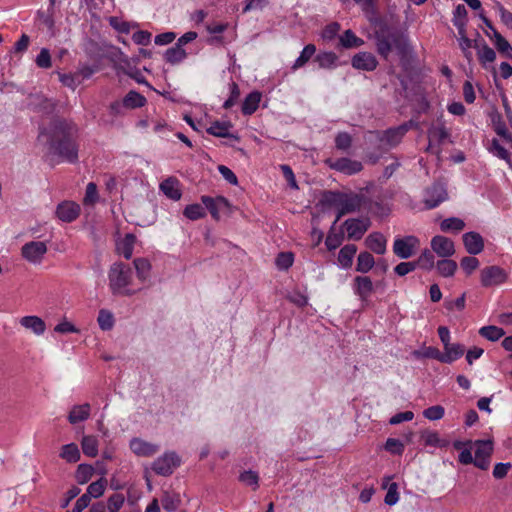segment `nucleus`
I'll return each instance as SVG.
<instances>
[{
  "label": "nucleus",
  "mask_w": 512,
  "mask_h": 512,
  "mask_svg": "<svg viewBox=\"0 0 512 512\" xmlns=\"http://www.w3.org/2000/svg\"><path fill=\"white\" fill-rule=\"evenodd\" d=\"M415 356L435 359L442 363V352L436 347H425L422 351L415 352Z\"/></svg>",
  "instance_id": "680f3d73"
},
{
  "label": "nucleus",
  "mask_w": 512,
  "mask_h": 512,
  "mask_svg": "<svg viewBox=\"0 0 512 512\" xmlns=\"http://www.w3.org/2000/svg\"><path fill=\"white\" fill-rule=\"evenodd\" d=\"M431 249L437 256L449 258L455 253L454 242L442 235H436L431 239Z\"/></svg>",
  "instance_id": "ddd939ff"
},
{
  "label": "nucleus",
  "mask_w": 512,
  "mask_h": 512,
  "mask_svg": "<svg viewBox=\"0 0 512 512\" xmlns=\"http://www.w3.org/2000/svg\"><path fill=\"white\" fill-rule=\"evenodd\" d=\"M19 324L25 330L30 331L35 336H42L46 331L45 321L36 315H27L19 319Z\"/></svg>",
  "instance_id": "a211bd4d"
},
{
  "label": "nucleus",
  "mask_w": 512,
  "mask_h": 512,
  "mask_svg": "<svg viewBox=\"0 0 512 512\" xmlns=\"http://www.w3.org/2000/svg\"><path fill=\"white\" fill-rule=\"evenodd\" d=\"M494 45L500 53L512 57L511 45L498 31H494Z\"/></svg>",
  "instance_id": "09e8293b"
},
{
  "label": "nucleus",
  "mask_w": 512,
  "mask_h": 512,
  "mask_svg": "<svg viewBox=\"0 0 512 512\" xmlns=\"http://www.w3.org/2000/svg\"><path fill=\"white\" fill-rule=\"evenodd\" d=\"M47 245L42 241H30L22 246V257L32 264H40L47 253Z\"/></svg>",
  "instance_id": "6e6552de"
},
{
  "label": "nucleus",
  "mask_w": 512,
  "mask_h": 512,
  "mask_svg": "<svg viewBox=\"0 0 512 512\" xmlns=\"http://www.w3.org/2000/svg\"><path fill=\"white\" fill-rule=\"evenodd\" d=\"M377 64L375 56L369 52H360L352 58V66L359 70L373 71Z\"/></svg>",
  "instance_id": "412c9836"
},
{
  "label": "nucleus",
  "mask_w": 512,
  "mask_h": 512,
  "mask_svg": "<svg viewBox=\"0 0 512 512\" xmlns=\"http://www.w3.org/2000/svg\"><path fill=\"white\" fill-rule=\"evenodd\" d=\"M227 28H228L227 23H215V24L208 25L207 31L210 34L215 35L210 39V42L211 43H221L222 36H219V35L222 34Z\"/></svg>",
  "instance_id": "5fc2aeb1"
},
{
  "label": "nucleus",
  "mask_w": 512,
  "mask_h": 512,
  "mask_svg": "<svg viewBox=\"0 0 512 512\" xmlns=\"http://www.w3.org/2000/svg\"><path fill=\"white\" fill-rule=\"evenodd\" d=\"M340 44L344 48H354L362 46L364 41L357 37L351 30H346L340 37Z\"/></svg>",
  "instance_id": "a18cd8bd"
},
{
  "label": "nucleus",
  "mask_w": 512,
  "mask_h": 512,
  "mask_svg": "<svg viewBox=\"0 0 512 512\" xmlns=\"http://www.w3.org/2000/svg\"><path fill=\"white\" fill-rule=\"evenodd\" d=\"M479 334L483 338L495 342L505 335V331L500 327L489 325L481 327L479 329Z\"/></svg>",
  "instance_id": "ea45409f"
},
{
  "label": "nucleus",
  "mask_w": 512,
  "mask_h": 512,
  "mask_svg": "<svg viewBox=\"0 0 512 512\" xmlns=\"http://www.w3.org/2000/svg\"><path fill=\"white\" fill-rule=\"evenodd\" d=\"M201 200L202 203L205 205L206 209L209 210L212 217L216 220L219 219L221 211L228 210L230 208L229 201L222 196H218L216 198L202 196Z\"/></svg>",
  "instance_id": "f3484780"
},
{
  "label": "nucleus",
  "mask_w": 512,
  "mask_h": 512,
  "mask_svg": "<svg viewBox=\"0 0 512 512\" xmlns=\"http://www.w3.org/2000/svg\"><path fill=\"white\" fill-rule=\"evenodd\" d=\"M54 332L58 334H71L79 333L80 329L77 328L71 321L63 319L55 325Z\"/></svg>",
  "instance_id": "13d9d810"
},
{
  "label": "nucleus",
  "mask_w": 512,
  "mask_h": 512,
  "mask_svg": "<svg viewBox=\"0 0 512 512\" xmlns=\"http://www.w3.org/2000/svg\"><path fill=\"white\" fill-rule=\"evenodd\" d=\"M344 227L349 239L359 240L370 227L368 218H351L344 222Z\"/></svg>",
  "instance_id": "f8f14e48"
},
{
  "label": "nucleus",
  "mask_w": 512,
  "mask_h": 512,
  "mask_svg": "<svg viewBox=\"0 0 512 512\" xmlns=\"http://www.w3.org/2000/svg\"><path fill=\"white\" fill-rule=\"evenodd\" d=\"M75 133L76 127L72 122L56 119L41 129L38 141L46 147L48 155L74 163L78 159V146L72 139Z\"/></svg>",
  "instance_id": "f257e3e1"
},
{
  "label": "nucleus",
  "mask_w": 512,
  "mask_h": 512,
  "mask_svg": "<svg viewBox=\"0 0 512 512\" xmlns=\"http://www.w3.org/2000/svg\"><path fill=\"white\" fill-rule=\"evenodd\" d=\"M442 363L450 364L464 355V346L459 343H450L443 347Z\"/></svg>",
  "instance_id": "393cba45"
},
{
  "label": "nucleus",
  "mask_w": 512,
  "mask_h": 512,
  "mask_svg": "<svg viewBox=\"0 0 512 512\" xmlns=\"http://www.w3.org/2000/svg\"><path fill=\"white\" fill-rule=\"evenodd\" d=\"M352 290L362 301H366L374 291V284L368 276H356Z\"/></svg>",
  "instance_id": "dca6fc26"
},
{
  "label": "nucleus",
  "mask_w": 512,
  "mask_h": 512,
  "mask_svg": "<svg viewBox=\"0 0 512 512\" xmlns=\"http://www.w3.org/2000/svg\"><path fill=\"white\" fill-rule=\"evenodd\" d=\"M474 465L479 469L486 470L490 465V456L493 452L491 440H477L474 442Z\"/></svg>",
  "instance_id": "1a4fd4ad"
},
{
  "label": "nucleus",
  "mask_w": 512,
  "mask_h": 512,
  "mask_svg": "<svg viewBox=\"0 0 512 512\" xmlns=\"http://www.w3.org/2000/svg\"><path fill=\"white\" fill-rule=\"evenodd\" d=\"M183 214L189 220H198L203 218L206 215V212L202 205L195 203L186 206Z\"/></svg>",
  "instance_id": "8fccbe9b"
},
{
  "label": "nucleus",
  "mask_w": 512,
  "mask_h": 512,
  "mask_svg": "<svg viewBox=\"0 0 512 512\" xmlns=\"http://www.w3.org/2000/svg\"><path fill=\"white\" fill-rule=\"evenodd\" d=\"M374 265V257L369 252H361L357 257L356 271L360 273H367Z\"/></svg>",
  "instance_id": "58836bf2"
},
{
  "label": "nucleus",
  "mask_w": 512,
  "mask_h": 512,
  "mask_svg": "<svg viewBox=\"0 0 512 512\" xmlns=\"http://www.w3.org/2000/svg\"><path fill=\"white\" fill-rule=\"evenodd\" d=\"M109 23L114 29L122 33H129L132 28L138 26L135 22L123 21L117 17H111Z\"/></svg>",
  "instance_id": "6e6d98bb"
},
{
  "label": "nucleus",
  "mask_w": 512,
  "mask_h": 512,
  "mask_svg": "<svg viewBox=\"0 0 512 512\" xmlns=\"http://www.w3.org/2000/svg\"><path fill=\"white\" fill-rule=\"evenodd\" d=\"M444 414L445 410L440 405L431 406L423 411V416L430 421L440 420Z\"/></svg>",
  "instance_id": "e2e57ef3"
},
{
  "label": "nucleus",
  "mask_w": 512,
  "mask_h": 512,
  "mask_svg": "<svg viewBox=\"0 0 512 512\" xmlns=\"http://www.w3.org/2000/svg\"><path fill=\"white\" fill-rule=\"evenodd\" d=\"M385 449L391 454L401 455L404 451V444L398 439L388 438L385 443Z\"/></svg>",
  "instance_id": "69168bd1"
},
{
  "label": "nucleus",
  "mask_w": 512,
  "mask_h": 512,
  "mask_svg": "<svg viewBox=\"0 0 512 512\" xmlns=\"http://www.w3.org/2000/svg\"><path fill=\"white\" fill-rule=\"evenodd\" d=\"M83 453L88 457H96L99 452V440L94 435H85L81 439Z\"/></svg>",
  "instance_id": "c85d7f7f"
},
{
  "label": "nucleus",
  "mask_w": 512,
  "mask_h": 512,
  "mask_svg": "<svg viewBox=\"0 0 512 512\" xmlns=\"http://www.w3.org/2000/svg\"><path fill=\"white\" fill-rule=\"evenodd\" d=\"M448 137V132L444 125L432 126L428 130V139L429 144L427 146V151L429 152H438V150L434 151V142L441 143Z\"/></svg>",
  "instance_id": "a878e982"
},
{
  "label": "nucleus",
  "mask_w": 512,
  "mask_h": 512,
  "mask_svg": "<svg viewBox=\"0 0 512 512\" xmlns=\"http://www.w3.org/2000/svg\"><path fill=\"white\" fill-rule=\"evenodd\" d=\"M408 129H409V126L407 124L401 125L396 128L388 129L387 131L384 132V134L381 138V142L385 146H389V147L395 146L401 141V139L403 138L405 133L408 131Z\"/></svg>",
  "instance_id": "4be33fe9"
},
{
  "label": "nucleus",
  "mask_w": 512,
  "mask_h": 512,
  "mask_svg": "<svg viewBox=\"0 0 512 512\" xmlns=\"http://www.w3.org/2000/svg\"><path fill=\"white\" fill-rule=\"evenodd\" d=\"M262 95L258 91H253L246 96L242 104V112L245 115L253 114L259 107Z\"/></svg>",
  "instance_id": "473e14b6"
},
{
  "label": "nucleus",
  "mask_w": 512,
  "mask_h": 512,
  "mask_svg": "<svg viewBox=\"0 0 512 512\" xmlns=\"http://www.w3.org/2000/svg\"><path fill=\"white\" fill-rule=\"evenodd\" d=\"M462 241L465 250L470 255H478L484 250V239L478 232L470 231L464 233Z\"/></svg>",
  "instance_id": "2eb2a0df"
},
{
  "label": "nucleus",
  "mask_w": 512,
  "mask_h": 512,
  "mask_svg": "<svg viewBox=\"0 0 512 512\" xmlns=\"http://www.w3.org/2000/svg\"><path fill=\"white\" fill-rule=\"evenodd\" d=\"M231 124L229 122L216 121L211 124L207 132L216 137H229Z\"/></svg>",
  "instance_id": "c03bdc74"
},
{
  "label": "nucleus",
  "mask_w": 512,
  "mask_h": 512,
  "mask_svg": "<svg viewBox=\"0 0 512 512\" xmlns=\"http://www.w3.org/2000/svg\"><path fill=\"white\" fill-rule=\"evenodd\" d=\"M365 210L373 215L385 217L390 212V206L388 203L384 202L383 199L378 197L375 200L366 199Z\"/></svg>",
  "instance_id": "cd10ccee"
},
{
  "label": "nucleus",
  "mask_w": 512,
  "mask_h": 512,
  "mask_svg": "<svg viewBox=\"0 0 512 512\" xmlns=\"http://www.w3.org/2000/svg\"><path fill=\"white\" fill-rule=\"evenodd\" d=\"M448 194L443 184L435 183L424 193V204L426 208L433 209L447 200Z\"/></svg>",
  "instance_id": "9b49d317"
},
{
  "label": "nucleus",
  "mask_w": 512,
  "mask_h": 512,
  "mask_svg": "<svg viewBox=\"0 0 512 512\" xmlns=\"http://www.w3.org/2000/svg\"><path fill=\"white\" fill-rule=\"evenodd\" d=\"M508 279V273L497 265H491L480 271V282L483 287H494L504 284Z\"/></svg>",
  "instance_id": "423d86ee"
},
{
  "label": "nucleus",
  "mask_w": 512,
  "mask_h": 512,
  "mask_svg": "<svg viewBox=\"0 0 512 512\" xmlns=\"http://www.w3.org/2000/svg\"><path fill=\"white\" fill-rule=\"evenodd\" d=\"M94 468L89 464H80L75 472V479L79 484L87 483L93 476Z\"/></svg>",
  "instance_id": "49530a36"
},
{
  "label": "nucleus",
  "mask_w": 512,
  "mask_h": 512,
  "mask_svg": "<svg viewBox=\"0 0 512 512\" xmlns=\"http://www.w3.org/2000/svg\"><path fill=\"white\" fill-rule=\"evenodd\" d=\"M365 245L372 252L383 255L387 250V239L382 233L373 232L366 237Z\"/></svg>",
  "instance_id": "aec40b11"
},
{
  "label": "nucleus",
  "mask_w": 512,
  "mask_h": 512,
  "mask_svg": "<svg viewBox=\"0 0 512 512\" xmlns=\"http://www.w3.org/2000/svg\"><path fill=\"white\" fill-rule=\"evenodd\" d=\"M342 242L343 235L341 233L329 232L325 240V245L328 250L332 251L338 248Z\"/></svg>",
  "instance_id": "0e129e2a"
},
{
  "label": "nucleus",
  "mask_w": 512,
  "mask_h": 512,
  "mask_svg": "<svg viewBox=\"0 0 512 512\" xmlns=\"http://www.w3.org/2000/svg\"><path fill=\"white\" fill-rule=\"evenodd\" d=\"M452 21L454 26L457 28L459 35H463L467 24V10L464 5L459 4L455 7Z\"/></svg>",
  "instance_id": "2f4dec72"
},
{
  "label": "nucleus",
  "mask_w": 512,
  "mask_h": 512,
  "mask_svg": "<svg viewBox=\"0 0 512 512\" xmlns=\"http://www.w3.org/2000/svg\"><path fill=\"white\" fill-rule=\"evenodd\" d=\"M107 481L105 478H100L99 480L92 482L86 491V495L90 496V499L92 498H99L101 497L106 489Z\"/></svg>",
  "instance_id": "de8ad7c7"
},
{
  "label": "nucleus",
  "mask_w": 512,
  "mask_h": 512,
  "mask_svg": "<svg viewBox=\"0 0 512 512\" xmlns=\"http://www.w3.org/2000/svg\"><path fill=\"white\" fill-rule=\"evenodd\" d=\"M337 206L341 214L365 210L366 197L363 193H344L337 199Z\"/></svg>",
  "instance_id": "39448f33"
},
{
  "label": "nucleus",
  "mask_w": 512,
  "mask_h": 512,
  "mask_svg": "<svg viewBox=\"0 0 512 512\" xmlns=\"http://www.w3.org/2000/svg\"><path fill=\"white\" fill-rule=\"evenodd\" d=\"M457 263L454 260L444 258L436 263L438 273L443 277H452L457 270Z\"/></svg>",
  "instance_id": "e433bc0d"
},
{
  "label": "nucleus",
  "mask_w": 512,
  "mask_h": 512,
  "mask_svg": "<svg viewBox=\"0 0 512 512\" xmlns=\"http://www.w3.org/2000/svg\"><path fill=\"white\" fill-rule=\"evenodd\" d=\"M315 61L323 69H332L337 66V56L333 52H321L317 54Z\"/></svg>",
  "instance_id": "a19ab883"
},
{
  "label": "nucleus",
  "mask_w": 512,
  "mask_h": 512,
  "mask_svg": "<svg viewBox=\"0 0 512 512\" xmlns=\"http://www.w3.org/2000/svg\"><path fill=\"white\" fill-rule=\"evenodd\" d=\"M294 255L291 252H282L276 258V266L280 270H287L293 265Z\"/></svg>",
  "instance_id": "bf43d9fd"
},
{
  "label": "nucleus",
  "mask_w": 512,
  "mask_h": 512,
  "mask_svg": "<svg viewBox=\"0 0 512 512\" xmlns=\"http://www.w3.org/2000/svg\"><path fill=\"white\" fill-rule=\"evenodd\" d=\"M326 164L333 170L341 172L345 175H353L360 172L363 168L362 163L347 157L336 160L328 159Z\"/></svg>",
  "instance_id": "9d476101"
},
{
  "label": "nucleus",
  "mask_w": 512,
  "mask_h": 512,
  "mask_svg": "<svg viewBox=\"0 0 512 512\" xmlns=\"http://www.w3.org/2000/svg\"><path fill=\"white\" fill-rule=\"evenodd\" d=\"M133 264L136 270L138 280L142 283L146 282L150 277L152 269L149 260L146 258H136L134 259Z\"/></svg>",
  "instance_id": "7c9ffc66"
},
{
  "label": "nucleus",
  "mask_w": 512,
  "mask_h": 512,
  "mask_svg": "<svg viewBox=\"0 0 512 512\" xmlns=\"http://www.w3.org/2000/svg\"><path fill=\"white\" fill-rule=\"evenodd\" d=\"M239 480L244 485L250 486L254 490H256L259 486V475L257 472L252 470L243 471L239 475Z\"/></svg>",
  "instance_id": "864d4df0"
},
{
  "label": "nucleus",
  "mask_w": 512,
  "mask_h": 512,
  "mask_svg": "<svg viewBox=\"0 0 512 512\" xmlns=\"http://www.w3.org/2000/svg\"><path fill=\"white\" fill-rule=\"evenodd\" d=\"M161 502L165 510L172 512L178 508L180 499L179 496L176 494L165 493L162 497Z\"/></svg>",
  "instance_id": "052dcab7"
},
{
  "label": "nucleus",
  "mask_w": 512,
  "mask_h": 512,
  "mask_svg": "<svg viewBox=\"0 0 512 512\" xmlns=\"http://www.w3.org/2000/svg\"><path fill=\"white\" fill-rule=\"evenodd\" d=\"M419 243V239L412 235L396 238L393 243V252L401 259H408L415 254Z\"/></svg>",
  "instance_id": "0eeeda50"
},
{
  "label": "nucleus",
  "mask_w": 512,
  "mask_h": 512,
  "mask_svg": "<svg viewBox=\"0 0 512 512\" xmlns=\"http://www.w3.org/2000/svg\"><path fill=\"white\" fill-rule=\"evenodd\" d=\"M422 438L424 440L425 445L432 447H441L444 446V443L439 438L438 433L432 431H426L422 433Z\"/></svg>",
  "instance_id": "338daca9"
},
{
  "label": "nucleus",
  "mask_w": 512,
  "mask_h": 512,
  "mask_svg": "<svg viewBox=\"0 0 512 512\" xmlns=\"http://www.w3.org/2000/svg\"><path fill=\"white\" fill-rule=\"evenodd\" d=\"M135 244V236L127 234L123 239L117 242L116 248L120 255L126 259H130L133 254Z\"/></svg>",
  "instance_id": "72a5a7b5"
},
{
  "label": "nucleus",
  "mask_w": 512,
  "mask_h": 512,
  "mask_svg": "<svg viewBox=\"0 0 512 512\" xmlns=\"http://www.w3.org/2000/svg\"><path fill=\"white\" fill-rule=\"evenodd\" d=\"M489 152L494 156L507 162L512 169V162L510 160V153L504 148L497 139H493L489 147Z\"/></svg>",
  "instance_id": "37998d69"
},
{
  "label": "nucleus",
  "mask_w": 512,
  "mask_h": 512,
  "mask_svg": "<svg viewBox=\"0 0 512 512\" xmlns=\"http://www.w3.org/2000/svg\"><path fill=\"white\" fill-rule=\"evenodd\" d=\"M181 464V457L175 451H167L159 456L151 466V469L160 476H169Z\"/></svg>",
  "instance_id": "20e7f679"
},
{
  "label": "nucleus",
  "mask_w": 512,
  "mask_h": 512,
  "mask_svg": "<svg viewBox=\"0 0 512 512\" xmlns=\"http://www.w3.org/2000/svg\"><path fill=\"white\" fill-rule=\"evenodd\" d=\"M108 286L115 296H133L142 289L134 284L133 270L122 262H115L110 266Z\"/></svg>",
  "instance_id": "f03ea898"
},
{
  "label": "nucleus",
  "mask_w": 512,
  "mask_h": 512,
  "mask_svg": "<svg viewBox=\"0 0 512 512\" xmlns=\"http://www.w3.org/2000/svg\"><path fill=\"white\" fill-rule=\"evenodd\" d=\"M356 252L357 247L354 244H347L343 246L338 253V266L342 269H349L352 266Z\"/></svg>",
  "instance_id": "5701e85b"
},
{
  "label": "nucleus",
  "mask_w": 512,
  "mask_h": 512,
  "mask_svg": "<svg viewBox=\"0 0 512 512\" xmlns=\"http://www.w3.org/2000/svg\"><path fill=\"white\" fill-rule=\"evenodd\" d=\"M188 54L184 48L175 44L173 47L167 49L164 53V59L167 63L176 65L181 63L187 58Z\"/></svg>",
  "instance_id": "c756f323"
},
{
  "label": "nucleus",
  "mask_w": 512,
  "mask_h": 512,
  "mask_svg": "<svg viewBox=\"0 0 512 512\" xmlns=\"http://www.w3.org/2000/svg\"><path fill=\"white\" fill-rule=\"evenodd\" d=\"M160 190L171 200L177 201L181 198L180 183L176 178L170 177L160 184Z\"/></svg>",
  "instance_id": "b1692460"
},
{
  "label": "nucleus",
  "mask_w": 512,
  "mask_h": 512,
  "mask_svg": "<svg viewBox=\"0 0 512 512\" xmlns=\"http://www.w3.org/2000/svg\"><path fill=\"white\" fill-rule=\"evenodd\" d=\"M478 58L480 63L487 68L489 64L495 61L496 52L491 47L484 45L478 51Z\"/></svg>",
  "instance_id": "603ef678"
},
{
  "label": "nucleus",
  "mask_w": 512,
  "mask_h": 512,
  "mask_svg": "<svg viewBox=\"0 0 512 512\" xmlns=\"http://www.w3.org/2000/svg\"><path fill=\"white\" fill-rule=\"evenodd\" d=\"M464 227L465 222L457 217L446 218L440 223V229L443 232L458 233L463 230Z\"/></svg>",
  "instance_id": "c9c22d12"
},
{
  "label": "nucleus",
  "mask_w": 512,
  "mask_h": 512,
  "mask_svg": "<svg viewBox=\"0 0 512 512\" xmlns=\"http://www.w3.org/2000/svg\"><path fill=\"white\" fill-rule=\"evenodd\" d=\"M316 47L313 44L306 45L302 52L300 53L299 57L295 60V62L292 65V70L295 71L301 67H303L310 58L315 54Z\"/></svg>",
  "instance_id": "79ce46f5"
},
{
  "label": "nucleus",
  "mask_w": 512,
  "mask_h": 512,
  "mask_svg": "<svg viewBox=\"0 0 512 512\" xmlns=\"http://www.w3.org/2000/svg\"><path fill=\"white\" fill-rule=\"evenodd\" d=\"M479 265L480 262L476 257H474V255L465 256L460 261V266L467 275L472 274Z\"/></svg>",
  "instance_id": "4d7b16f0"
},
{
  "label": "nucleus",
  "mask_w": 512,
  "mask_h": 512,
  "mask_svg": "<svg viewBox=\"0 0 512 512\" xmlns=\"http://www.w3.org/2000/svg\"><path fill=\"white\" fill-rule=\"evenodd\" d=\"M36 65L40 68L48 69L51 67V56L47 48H42L36 57Z\"/></svg>",
  "instance_id": "774afa93"
},
{
  "label": "nucleus",
  "mask_w": 512,
  "mask_h": 512,
  "mask_svg": "<svg viewBox=\"0 0 512 512\" xmlns=\"http://www.w3.org/2000/svg\"><path fill=\"white\" fill-rule=\"evenodd\" d=\"M122 101L127 109H135L144 106L146 98L136 91H130Z\"/></svg>",
  "instance_id": "4c0bfd02"
},
{
  "label": "nucleus",
  "mask_w": 512,
  "mask_h": 512,
  "mask_svg": "<svg viewBox=\"0 0 512 512\" xmlns=\"http://www.w3.org/2000/svg\"><path fill=\"white\" fill-rule=\"evenodd\" d=\"M376 46L378 53L387 58L394 48L397 49L399 53H404L407 46V40L404 36L398 33L381 31L376 33Z\"/></svg>",
  "instance_id": "7ed1b4c3"
},
{
  "label": "nucleus",
  "mask_w": 512,
  "mask_h": 512,
  "mask_svg": "<svg viewBox=\"0 0 512 512\" xmlns=\"http://www.w3.org/2000/svg\"><path fill=\"white\" fill-rule=\"evenodd\" d=\"M129 448L138 457H151L159 450L157 444L139 437H134L130 440Z\"/></svg>",
  "instance_id": "4468645a"
},
{
  "label": "nucleus",
  "mask_w": 512,
  "mask_h": 512,
  "mask_svg": "<svg viewBox=\"0 0 512 512\" xmlns=\"http://www.w3.org/2000/svg\"><path fill=\"white\" fill-rule=\"evenodd\" d=\"M80 214V206L72 201H63L57 206L56 215L63 222H72Z\"/></svg>",
  "instance_id": "6ab92c4d"
},
{
  "label": "nucleus",
  "mask_w": 512,
  "mask_h": 512,
  "mask_svg": "<svg viewBox=\"0 0 512 512\" xmlns=\"http://www.w3.org/2000/svg\"><path fill=\"white\" fill-rule=\"evenodd\" d=\"M91 407L88 403L75 405L71 408L68 420L71 424H77L87 420L90 416Z\"/></svg>",
  "instance_id": "bb28decb"
},
{
  "label": "nucleus",
  "mask_w": 512,
  "mask_h": 512,
  "mask_svg": "<svg viewBox=\"0 0 512 512\" xmlns=\"http://www.w3.org/2000/svg\"><path fill=\"white\" fill-rule=\"evenodd\" d=\"M97 322L103 331L111 330L114 326V316L110 311L102 309L99 311Z\"/></svg>",
  "instance_id": "3c124183"
},
{
  "label": "nucleus",
  "mask_w": 512,
  "mask_h": 512,
  "mask_svg": "<svg viewBox=\"0 0 512 512\" xmlns=\"http://www.w3.org/2000/svg\"><path fill=\"white\" fill-rule=\"evenodd\" d=\"M59 456L68 463H76L80 460L81 454L75 443L62 446Z\"/></svg>",
  "instance_id": "f704fd0d"
}]
</instances>
